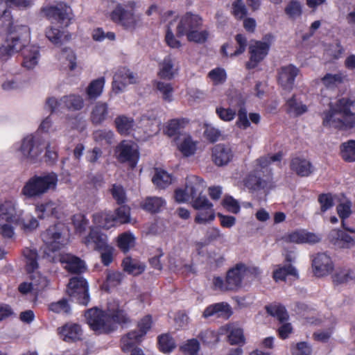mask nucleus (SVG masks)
<instances>
[{
	"label": "nucleus",
	"instance_id": "1",
	"mask_svg": "<svg viewBox=\"0 0 355 355\" xmlns=\"http://www.w3.org/2000/svg\"><path fill=\"white\" fill-rule=\"evenodd\" d=\"M62 225L56 224L49 227L42 234L44 242V253L49 261H60L64 268L72 273H81L85 271V263L79 257L71 254H55V252L61 249L65 240L61 232Z\"/></svg>",
	"mask_w": 355,
	"mask_h": 355
},
{
	"label": "nucleus",
	"instance_id": "2",
	"mask_svg": "<svg viewBox=\"0 0 355 355\" xmlns=\"http://www.w3.org/2000/svg\"><path fill=\"white\" fill-rule=\"evenodd\" d=\"M85 316L91 329L98 334L113 331L117 324H126L129 321L128 317L118 304L113 306L109 305L107 311L97 307L88 309Z\"/></svg>",
	"mask_w": 355,
	"mask_h": 355
},
{
	"label": "nucleus",
	"instance_id": "3",
	"mask_svg": "<svg viewBox=\"0 0 355 355\" xmlns=\"http://www.w3.org/2000/svg\"><path fill=\"white\" fill-rule=\"evenodd\" d=\"M44 149L49 153L50 144L45 145L44 140L37 134H28L15 142L10 150L21 163L33 164L40 159Z\"/></svg>",
	"mask_w": 355,
	"mask_h": 355
},
{
	"label": "nucleus",
	"instance_id": "4",
	"mask_svg": "<svg viewBox=\"0 0 355 355\" xmlns=\"http://www.w3.org/2000/svg\"><path fill=\"white\" fill-rule=\"evenodd\" d=\"M323 125L336 128H351L355 125V115L349 109L348 101L340 99L335 107L323 113Z\"/></svg>",
	"mask_w": 355,
	"mask_h": 355
},
{
	"label": "nucleus",
	"instance_id": "5",
	"mask_svg": "<svg viewBox=\"0 0 355 355\" xmlns=\"http://www.w3.org/2000/svg\"><path fill=\"white\" fill-rule=\"evenodd\" d=\"M58 183L55 173L34 175L29 178L21 189V194L26 198L40 197L50 190H54Z\"/></svg>",
	"mask_w": 355,
	"mask_h": 355
},
{
	"label": "nucleus",
	"instance_id": "6",
	"mask_svg": "<svg viewBox=\"0 0 355 355\" xmlns=\"http://www.w3.org/2000/svg\"><path fill=\"white\" fill-rule=\"evenodd\" d=\"M18 204L14 198L6 199L0 203V235L5 239H14V223L19 214Z\"/></svg>",
	"mask_w": 355,
	"mask_h": 355
},
{
	"label": "nucleus",
	"instance_id": "7",
	"mask_svg": "<svg viewBox=\"0 0 355 355\" xmlns=\"http://www.w3.org/2000/svg\"><path fill=\"white\" fill-rule=\"evenodd\" d=\"M136 3L130 1L126 6L118 3L110 12V19L125 30L133 31L141 24V15L135 14Z\"/></svg>",
	"mask_w": 355,
	"mask_h": 355
},
{
	"label": "nucleus",
	"instance_id": "8",
	"mask_svg": "<svg viewBox=\"0 0 355 355\" xmlns=\"http://www.w3.org/2000/svg\"><path fill=\"white\" fill-rule=\"evenodd\" d=\"M282 155L278 153L273 155H268L261 157L254 162V171L250 173L245 180V184L250 190H259L264 188L266 182L261 178L260 173H268V168L273 162L280 161Z\"/></svg>",
	"mask_w": 355,
	"mask_h": 355
},
{
	"label": "nucleus",
	"instance_id": "9",
	"mask_svg": "<svg viewBox=\"0 0 355 355\" xmlns=\"http://www.w3.org/2000/svg\"><path fill=\"white\" fill-rule=\"evenodd\" d=\"M20 33H10L4 43L0 47V58L6 60L13 54L25 47L24 37H28V30L26 26L19 28Z\"/></svg>",
	"mask_w": 355,
	"mask_h": 355
},
{
	"label": "nucleus",
	"instance_id": "10",
	"mask_svg": "<svg viewBox=\"0 0 355 355\" xmlns=\"http://www.w3.org/2000/svg\"><path fill=\"white\" fill-rule=\"evenodd\" d=\"M23 254L26 259L28 272L33 273L31 278L32 284H33L35 288V292L37 293L47 288L49 284V280L46 277L42 276L39 272H36L38 268L36 250L26 248L23 250Z\"/></svg>",
	"mask_w": 355,
	"mask_h": 355
},
{
	"label": "nucleus",
	"instance_id": "11",
	"mask_svg": "<svg viewBox=\"0 0 355 355\" xmlns=\"http://www.w3.org/2000/svg\"><path fill=\"white\" fill-rule=\"evenodd\" d=\"M41 12L52 24L67 27L70 24L71 9L64 3L60 2L53 6H44L42 8Z\"/></svg>",
	"mask_w": 355,
	"mask_h": 355
},
{
	"label": "nucleus",
	"instance_id": "12",
	"mask_svg": "<svg viewBox=\"0 0 355 355\" xmlns=\"http://www.w3.org/2000/svg\"><path fill=\"white\" fill-rule=\"evenodd\" d=\"M151 316L148 315L141 318L137 324L138 331L134 330L128 333L121 340V349L123 352L128 351L134 345L140 342L152 327Z\"/></svg>",
	"mask_w": 355,
	"mask_h": 355
},
{
	"label": "nucleus",
	"instance_id": "13",
	"mask_svg": "<svg viewBox=\"0 0 355 355\" xmlns=\"http://www.w3.org/2000/svg\"><path fill=\"white\" fill-rule=\"evenodd\" d=\"M67 293L79 304L87 305L89 302L88 284L82 277H73L70 279L67 285Z\"/></svg>",
	"mask_w": 355,
	"mask_h": 355
},
{
	"label": "nucleus",
	"instance_id": "14",
	"mask_svg": "<svg viewBox=\"0 0 355 355\" xmlns=\"http://www.w3.org/2000/svg\"><path fill=\"white\" fill-rule=\"evenodd\" d=\"M265 308L267 313L275 318L279 322L277 329L279 337L284 340L287 338L288 337V315L286 307L279 304L274 303L266 306Z\"/></svg>",
	"mask_w": 355,
	"mask_h": 355
},
{
	"label": "nucleus",
	"instance_id": "15",
	"mask_svg": "<svg viewBox=\"0 0 355 355\" xmlns=\"http://www.w3.org/2000/svg\"><path fill=\"white\" fill-rule=\"evenodd\" d=\"M116 154L119 162H128L131 167L136 166L139 158L138 147L131 141H121L116 148Z\"/></svg>",
	"mask_w": 355,
	"mask_h": 355
},
{
	"label": "nucleus",
	"instance_id": "16",
	"mask_svg": "<svg viewBox=\"0 0 355 355\" xmlns=\"http://www.w3.org/2000/svg\"><path fill=\"white\" fill-rule=\"evenodd\" d=\"M192 207L198 210L195 222L198 224H206L215 218V211L213 205L206 197L197 198L192 202Z\"/></svg>",
	"mask_w": 355,
	"mask_h": 355
},
{
	"label": "nucleus",
	"instance_id": "17",
	"mask_svg": "<svg viewBox=\"0 0 355 355\" xmlns=\"http://www.w3.org/2000/svg\"><path fill=\"white\" fill-rule=\"evenodd\" d=\"M137 80V75L133 71L126 67L120 68L113 76L112 89L119 94L123 92L128 85L136 83Z\"/></svg>",
	"mask_w": 355,
	"mask_h": 355
},
{
	"label": "nucleus",
	"instance_id": "18",
	"mask_svg": "<svg viewBox=\"0 0 355 355\" xmlns=\"http://www.w3.org/2000/svg\"><path fill=\"white\" fill-rule=\"evenodd\" d=\"M81 242L88 249L103 250L107 248L108 241L106 234L99 232L96 227H91L89 232L81 238Z\"/></svg>",
	"mask_w": 355,
	"mask_h": 355
},
{
	"label": "nucleus",
	"instance_id": "19",
	"mask_svg": "<svg viewBox=\"0 0 355 355\" xmlns=\"http://www.w3.org/2000/svg\"><path fill=\"white\" fill-rule=\"evenodd\" d=\"M270 49V44L267 42L256 41L249 46L250 60L246 63L248 69L255 68L268 55Z\"/></svg>",
	"mask_w": 355,
	"mask_h": 355
},
{
	"label": "nucleus",
	"instance_id": "20",
	"mask_svg": "<svg viewBox=\"0 0 355 355\" xmlns=\"http://www.w3.org/2000/svg\"><path fill=\"white\" fill-rule=\"evenodd\" d=\"M11 6L27 8L32 6V0H0V26L10 24L11 17L7 9Z\"/></svg>",
	"mask_w": 355,
	"mask_h": 355
},
{
	"label": "nucleus",
	"instance_id": "21",
	"mask_svg": "<svg viewBox=\"0 0 355 355\" xmlns=\"http://www.w3.org/2000/svg\"><path fill=\"white\" fill-rule=\"evenodd\" d=\"M313 272L316 277L329 275L334 269L331 257L326 253H318L312 260Z\"/></svg>",
	"mask_w": 355,
	"mask_h": 355
},
{
	"label": "nucleus",
	"instance_id": "22",
	"mask_svg": "<svg viewBox=\"0 0 355 355\" xmlns=\"http://www.w3.org/2000/svg\"><path fill=\"white\" fill-rule=\"evenodd\" d=\"M202 24L201 17L198 15L187 13L182 17L177 26V35L182 36L187 35L189 32L193 31L195 28H199Z\"/></svg>",
	"mask_w": 355,
	"mask_h": 355
},
{
	"label": "nucleus",
	"instance_id": "23",
	"mask_svg": "<svg viewBox=\"0 0 355 355\" xmlns=\"http://www.w3.org/2000/svg\"><path fill=\"white\" fill-rule=\"evenodd\" d=\"M245 265L238 263L234 268L230 269L227 274V281L229 284V288L232 290L239 288L243 282L248 279L246 275Z\"/></svg>",
	"mask_w": 355,
	"mask_h": 355
},
{
	"label": "nucleus",
	"instance_id": "24",
	"mask_svg": "<svg viewBox=\"0 0 355 355\" xmlns=\"http://www.w3.org/2000/svg\"><path fill=\"white\" fill-rule=\"evenodd\" d=\"M211 153L212 160L218 166L227 165L234 157L232 148L221 144L214 146Z\"/></svg>",
	"mask_w": 355,
	"mask_h": 355
},
{
	"label": "nucleus",
	"instance_id": "25",
	"mask_svg": "<svg viewBox=\"0 0 355 355\" xmlns=\"http://www.w3.org/2000/svg\"><path fill=\"white\" fill-rule=\"evenodd\" d=\"M328 239L338 248H350L355 245V235L352 236L341 230H332Z\"/></svg>",
	"mask_w": 355,
	"mask_h": 355
},
{
	"label": "nucleus",
	"instance_id": "26",
	"mask_svg": "<svg viewBox=\"0 0 355 355\" xmlns=\"http://www.w3.org/2000/svg\"><path fill=\"white\" fill-rule=\"evenodd\" d=\"M58 332L63 340L66 342H75L81 339L83 329L81 327L72 322H68L58 329Z\"/></svg>",
	"mask_w": 355,
	"mask_h": 355
},
{
	"label": "nucleus",
	"instance_id": "27",
	"mask_svg": "<svg viewBox=\"0 0 355 355\" xmlns=\"http://www.w3.org/2000/svg\"><path fill=\"white\" fill-rule=\"evenodd\" d=\"M15 225H18L24 233L28 234L35 230L39 225V223L32 214L25 213L23 210H19Z\"/></svg>",
	"mask_w": 355,
	"mask_h": 355
},
{
	"label": "nucleus",
	"instance_id": "28",
	"mask_svg": "<svg viewBox=\"0 0 355 355\" xmlns=\"http://www.w3.org/2000/svg\"><path fill=\"white\" fill-rule=\"evenodd\" d=\"M110 116L109 105L107 103L98 101L92 107L90 120L94 125L102 124Z\"/></svg>",
	"mask_w": 355,
	"mask_h": 355
},
{
	"label": "nucleus",
	"instance_id": "29",
	"mask_svg": "<svg viewBox=\"0 0 355 355\" xmlns=\"http://www.w3.org/2000/svg\"><path fill=\"white\" fill-rule=\"evenodd\" d=\"M290 166L291 170L300 177L309 176L315 169L310 161L302 157H293Z\"/></svg>",
	"mask_w": 355,
	"mask_h": 355
},
{
	"label": "nucleus",
	"instance_id": "30",
	"mask_svg": "<svg viewBox=\"0 0 355 355\" xmlns=\"http://www.w3.org/2000/svg\"><path fill=\"white\" fill-rule=\"evenodd\" d=\"M232 313L230 305L226 302H219L208 306L203 312V317L207 318L216 316L225 319L229 318Z\"/></svg>",
	"mask_w": 355,
	"mask_h": 355
},
{
	"label": "nucleus",
	"instance_id": "31",
	"mask_svg": "<svg viewBox=\"0 0 355 355\" xmlns=\"http://www.w3.org/2000/svg\"><path fill=\"white\" fill-rule=\"evenodd\" d=\"M178 149L184 157L195 154L197 150V142L188 135H181L175 141Z\"/></svg>",
	"mask_w": 355,
	"mask_h": 355
},
{
	"label": "nucleus",
	"instance_id": "32",
	"mask_svg": "<svg viewBox=\"0 0 355 355\" xmlns=\"http://www.w3.org/2000/svg\"><path fill=\"white\" fill-rule=\"evenodd\" d=\"M186 190L189 192L192 202L197 198L203 197L201 196L206 185L204 181L198 177L192 175L189 176L186 180Z\"/></svg>",
	"mask_w": 355,
	"mask_h": 355
},
{
	"label": "nucleus",
	"instance_id": "33",
	"mask_svg": "<svg viewBox=\"0 0 355 355\" xmlns=\"http://www.w3.org/2000/svg\"><path fill=\"white\" fill-rule=\"evenodd\" d=\"M23 65L28 69L34 68L37 65L40 54L39 47L35 45H28L22 51Z\"/></svg>",
	"mask_w": 355,
	"mask_h": 355
},
{
	"label": "nucleus",
	"instance_id": "34",
	"mask_svg": "<svg viewBox=\"0 0 355 355\" xmlns=\"http://www.w3.org/2000/svg\"><path fill=\"white\" fill-rule=\"evenodd\" d=\"M35 211L40 218H44L47 216H53L59 218L61 211L60 206L53 201L37 204L35 207Z\"/></svg>",
	"mask_w": 355,
	"mask_h": 355
},
{
	"label": "nucleus",
	"instance_id": "35",
	"mask_svg": "<svg viewBox=\"0 0 355 355\" xmlns=\"http://www.w3.org/2000/svg\"><path fill=\"white\" fill-rule=\"evenodd\" d=\"M188 121L185 119H173L168 121L164 129V132L168 137L173 138L174 141L176 140L181 135H186L182 133V130L187 124Z\"/></svg>",
	"mask_w": 355,
	"mask_h": 355
},
{
	"label": "nucleus",
	"instance_id": "36",
	"mask_svg": "<svg viewBox=\"0 0 355 355\" xmlns=\"http://www.w3.org/2000/svg\"><path fill=\"white\" fill-rule=\"evenodd\" d=\"M236 46L235 50L228 51V49H233L232 45L230 44H225L221 47V52L224 56H230L231 58L238 56L242 54L247 46V38L241 34H238L235 37Z\"/></svg>",
	"mask_w": 355,
	"mask_h": 355
},
{
	"label": "nucleus",
	"instance_id": "37",
	"mask_svg": "<svg viewBox=\"0 0 355 355\" xmlns=\"http://www.w3.org/2000/svg\"><path fill=\"white\" fill-rule=\"evenodd\" d=\"M178 72L174 60L169 55L165 57L159 64L158 76L162 79L171 80Z\"/></svg>",
	"mask_w": 355,
	"mask_h": 355
},
{
	"label": "nucleus",
	"instance_id": "38",
	"mask_svg": "<svg viewBox=\"0 0 355 355\" xmlns=\"http://www.w3.org/2000/svg\"><path fill=\"white\" fill-rule=\"evenodd\" d=\"M320 240L321 236L319 234L308 232L305 230L295 231L290 234V242L296 243L314 244L320 242Z\"/></svg>",
	"mask_w": 355,
	"mask_h": 355
},
{
	"label": "nucleus",
	"instance_id": "39",
	"mask_svg": "<svg viewBox=\"0 0 355 355\" xmlns=\"http://www.w3.org/2000/svg\"><path fill=\"white\" fill-rule=\"evenodd\" d=\"M93 223L98 227L108 230L114 227L115 218L111 211H100L93 214Z\"/></svg>",
	"mask_w": 355,
	"mask_h": 355
},
{
	"label": "nucleus",
	"instance_id": "40",
	"mask_svg": "<svg viewBox=\"0 0 355 355\" xmlns=\"http://www.w3.org/2000/svg\"><path fill=\"white\" fill-rule=\"evenodd\" d=\"M105 84V78L101 77L91 81L85 89L87 98L94 100L100 97L103 93Z\"/></svg>",
	"mask_w": 355,
	"mask_h": 355
},
{
	"label": "nucleus",
	"instance_id": "41",
	"mask_svg": "<svg viewBox=\"0 0 355 355\" xmlns=\"http://www.w3.org/2000/svg\"><path fill=\"white\" fill-rule=\"evenodd\" d=\"M166 205V201L161 197H147L141 203V207L146 211L156 213L160 211Z\"/></svg>",
	"mask_w": 355,
	"mask_h": 355
},
{
	"label": "nucleus",
	"instance_id": "42",
	"mask_svg": "<svg viewBox=\"0 0 355 355\" xmlns=\"http://www.w3.org/2000/svg\"><path fill=\"white\" fill-rule=\"evenodd\" d=\"M226 331L229 333L228 340L231 345H240L245 343V338L243 330L233 324L227 325L220 329L221 333Z\"/></svg>",
	"mask_w": 355,
	"mask_h": 355
},
{
	"label": "nucleus",
	"instance_id": "43",
	"mask_svg": "<svg viewBox=\"0 0 355 355\" xmlns=\"http://www.w3.org/2000/svg\"><path fill=\"white\" fill-rule=\"evenodd\" d=\"M152 181L157 187L165 189L172 183L173 178L172 176L164 170L155 168Z\"/></svg>",
	"mask_w": 355,
	"mask_h": 355
},
{
	"label": "nucleus",
	"instance_id": "44",
	"mask_svg": "<svg viewBox=\"0 0 355 355\" xmlns=\"http://www.w3.org/2000/svg\"><path fill=\"white\" fill-rule=\"evenodd\" d=\"M123 270L132 275H138L142 273L145 270L144 263L141 261L132 259L130 257H126L122 263Z\"/></svg>",
	"mask_w": 355,
	"mask_h": 355
},
{
	"label": "nucleus",
	"instance_id": "45",
	"mask_svg": "<svg viewBox=\"0 0 355 355\" xmlns=\"http://www.w3.org/2000/svg\"><path fill=\"white\" fill-rule=\"evenodd\" d=\"M115 124L118 132L123 135L130 134L135 127L133 119L123 115L115 119Z\"/></svg>",
	"mask_w": 355,
	"mask_h": 355
},
{
	"label": "nucleus",
	"instance_id": "46",
	"mask_svg": "<svg viewBox=\"0 0 355 355\" xmlns=\"http://www.w3.org/2000/svg\"><path fill=\"white\" fill-rule=\"evenodd\" d=\"M45 35L46 38L55 46H60L64 39L68 40L71 38V35H64L63 32L53 26L46 28Z\"/></svg>",
	"mask_w": 355,
	"mask_h": 355
},
{
	"label": "nucleus",
	"instance_id": "47",
	"mask_svg": "<svg viewBox=\"0 0 355 355\" xmlns=\"http://www.w3.org/2000/svg\"><path fill=\"white\" fill-rule=\"evenodd\" d=\"M61 101L64 103L67 109L79 110L83 107L84 101L83 98L76 94H69L61 97Z\"/></svg>",
	"mask_w": 355,
	"mask_h": 355
},
{
	"label": "nucleus",
	"instance_id": "48",
	"mask_svg": "<svg viewBox=\"0 0 355 355\" xmlns=\"http://www.w3.org/2000/svg\"><path fill=\"white\" fill-rule=\"evenodd\" d=\"M159 350L163 353H168L176 347L173 338L168 334H164L157 338Z\"/></svg>",
	"mask_w": 355,
	"mask_h": 355
},
{
	"label": "nucleus",
	"instance_id": "49",
	"mask_svg": "<svg viewBox=\"0 0 355 355\" xmlns=\"http://www.w3.org/2000/svg\"><path fill=\"white\" fill-rule=\"evenodd\" d=\"M227 72L222 67L211 69L207 73V78L214 86L223 85L227 80Z\"/></svg>",
	"mask_w": 355,
	"mask_h": 355
},
{
	"label": "nucleus",
	"instance_id": "50",
	"mask_svg": "<svg viewBox=\"0 0 355 355\" xmlns=\"http://www.w3.org/2000/svg\"><path fill=\"white\" fill-rule=\"evenodd\" d=\"M340 155L346 162H355V140L343 143L340 145Z\"/></svg>",
	"mask_w": 355,
	"mask_h": 355
},
{
	"label": "nucleus",
	"instance_id": "51",
	"mask_svg": "<svg viewBox=\"0 0 355 355\" xmlns=\"http://www.w3.org/2000/svg\"><path fill=\"white\" fill-rule=\"evenodd\" d=\"M155 86L156 89L159 92L164 101L170 103L173 101V87L171 83L157 81L155 83Z\"/></svg>",
	"mask_w": 355,
	"mask_h": 355
},
{
	"label": "nucleus",
	"instance_id": "52",
	"mask_svg": "<svg viewBox=\"0 0 355 355\" xmlns=\"http://www.w3.org/2000/svg\"><path fill=\"white\" fill-rule=\"evenodd\" d=\"M135 238L131 232H124L117 238L118 247L124 252H127L135 245Z\"/></svg>",
	"mask_w": 355,
	"mask_h": 355
},
{
	"label": "nucleus",
	"instance_id": "53",
	"mask_svg": "<svg viewBox=\"0 0 355 355\" xmlns=\"http://www.w3.org/2000/svg\"><path fill=\"white\" fill-rule=\"evenodd\" d=\"M72 223L74 226V229L76 234H78L81 237L82 235L86 230L89 220L82 214H77L73 216Z\"/></svg>",
	"mask_w": 355,
	"mask_h": 355
},
{
	"label": "nucleus",
	"instance_id": "54",
	"mask_svg": "<svg viewBox=\"0 0 355 355\" xmlns=\"http://www.w3.org/2000/svg\"><path fill=\"white\" fill-rule=\"evenodd\" d=\"M180 349L185 355H198L200 343L196 338L189 339L180 345Z\"/></svg>",
	"mask_w": 355,
	"mask_h": 355
},
{
	"label": "nucleus",
	"instance_id": "55",
	"mask_svg": "<svg viewBox=\"0 0 355 355\" xmlns=\"http://www.w3.org/2000/svg\"><path fill=\"white\" fill-rule=\"evenodd\" d=\"M114 136V132L110 130H97L93 133V138L96 142L107 144L112 143Z\"/></svg>",
	"mask_w": 355,
	"mask_h": 355
},
{
	"label": "nucleus",
	"instance_id": "56",
	"mask_svg": "<svg viewBox=\"0 0 355 355\" xmlns=\"http://www.w3.org/2000/svg\"><path fill=\"white\" fill-rule=\"evenodd\" d=\"M49 310L55 313L68 314L71 311V306L65 299L49 304Z\"/></svg>",
	"mask_w": 355,
	"mask_h": 355
},
{
	"label": "nucleus",
	"instance_id": "57",
	"mask_svg": "<svg viewBox=\"0 0 355 355\" xmlns=\"http://www.w3.org/2000/svg\"><path fill=\"white\" fill-rule=\"evenodd\" d=\"M115 224L128 223L130 221V209L128 207L123 205L115 211Z\"/></svg>",
	"mask_w": 355,
	"mask_h": 355
},
{
	"label": "nucleus",
	"instance_id": "58",
	"mask_svg": "<svg viewBox=\"0 0 355 355\" xmlns=\"http://www.w3.org/2000/svg\"><path fill=\"white\" fill-rule=\"evenodd\" d=\"M209 33L206 30H199L195 28L193 31L189 32L187 35V39L190 42L196 43H204L207 41Z\"/></svg>",
	"mask_w": 355,
	"mask_h": 355
},
{
	"label": "nucleus",
	"instance_id": "59",
	"mask_svg": "<svg viewBox=\"0 0 355 355\" xmlns=\"http://www.w3.org/2000/svg\"><path fill=\"white\" fill-rule=\"evenodd\" d=\"M24 86L22 81L17 77L6 79L1 84V88L6 92L17 90Z\"/></svg>",
	"mask_w": 355,
	"mask_h": 355
},
{
	"label": "nucleus",
	"instance_id": "60",
	"mask_svg": "<svg viewBox=\"0 0 355 355\" xmlns=\"http://www.w3.org/2000/svg\"><path fill=\"white\" fill-rule=\"evenodd\" d=\"M354 276L349 270H339L333 276V282L335 284H345L353 280Z\"/></svg>",
	"mask_w": 355,
	"mask_h": 355
},
{
	"label": "nucleus",
	"instance_id": "61",
	"mask_svg": "<svg viewBox=\"0 0 355 355\" xmlns=\"http://www.w3.org/2000/svg\"><path fill=\"white\" fill-rule=\"evenodd\" d=\"M110 192L117 204L121 205L126 202L125 192L121 185L113 184L110 189Z\"/></svg>",
	"mask_w": 355,
	"mask_h": 355
},
{
	"label": "nucleus",
	"instance_id": "62",
	"mask_svg": "<svg viewBox=\"0 0 355 355\" xmlns=\"http://www.w3.org/2000/svg\"><path fill=\"white\" fill-rule=\"evenodd\" d=\"M232 13L238 19L246 16L248 13L247 8L242 0H236L232 3Z\"/></svg>",
	"mask_w": 355,
	"mask_h": 355
},
{
	"label": "nucleus",
	"instance_id": "63",
	"mask_svg": "<svg viewBox=\"0 0 355 355\" xmlns=\"http://www.w3.org/2000/svg\"><path fill=\"white\" fill-rule=\"evenodd\" d=\"M216 113L220 119L225 122L232 121L236 116V111L230 107H218Z\"/></svg>",
	"mask_w": 355,
	"mask_h": 355
},
{
	"label": "nucleus",
	"instance_id": "64",
	"mask_svg": "<svg viewBox=\"0 0 355 355\" xmlns=\"http://www.w3.org/2000/svg\"><path fill=\"white\" fill-rule=\"evenodd\" d=\"M312 347L306 342H300L293 348V355H311Z\"/></svg>",
	"mask_w": 355,
	"mask_h": 355
}]
</instances>
